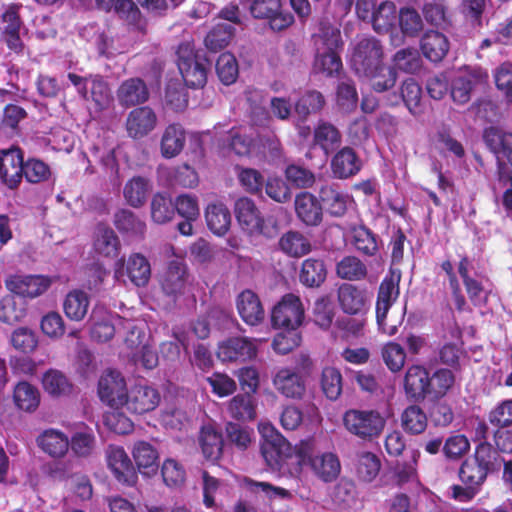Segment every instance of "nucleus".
<instances>
[{
    "mask_svg": "<svg viewBox=\"0 0 512 512\" xmlns=\"http://www.w3.org/2000/svg\"><path fill=\"white\" fill-rule=\"evenodd\" d=\"M261 433L270 437V440L262 445V456L267 465L273 470L288 471L294 476L299 475V457L308 455L311 445L300 441L292 446L268 426H263Z\"/></svg>",
    "mask_w": 512,
    "mask_h": 512,
    "instance_id": "f257e3e1",
    "label": "nucleus"
},
{
    "mask_svg": "<svg viewBox=\"0 0 512 512\" xmlns=\"http://www.w3.org/2000/svg\"><path fill=\"white\" fill-rule=\"evenodd\" d=\"M356 12L359 18L371 22L374 31L378 34H389L391 42L399 45L402 37L396 31L398 12L392 1L357 0Z\"/></svg>",
    "mask_w": 512,
    "mask_h": 512,
    "instance_id": "f03ea898",
    "label": "nucleus"
},
{
    "mask_svg": "<svg viewBox=\"0 0 512 512\" xmlns=\"http://www.w3.org/2000/svg\"><path fill=\"white\" fill-rule=\"evenodd\" d=\"M176 57V64L186 86L194 89L204 87L211 66L206 54L197 50L192 41H185L178 45Z\"/></svg>",
    "mask_w": 512,
    "mask_h": 512,
    "instance_id": "7ed1b4c3",
    "label": "nucleus"
},
{
    "mask_svg": "<svg viewBox=\"0 0 512 512\" xmlns=\"http://www.w3.org/2000/svg\"><path fill=\"white\" fill-rule=\"evenodd\" d=\"M339 45V30L330 25H321L319 34L315 35L314 69L316 72L332 76L340 70L342 63L336 53Z\"/></svg>",
    "mask_w": 512,
    "mask_h": 512,
    "instance_id": "20e7f679",
    "label": "nucleus"
},
{
    "mask_svg": "<svg viewBox=\"0 0 512 512\" xmlns=\"http://www.w3.org/2000/svg\"><path fill=\"white\" fill-rule=\"evenodd\" d=\"M67 78L83 100L94 104L95 111H104L112 104L113 95L109 83L101 74L80 76L69 72Z\"/></svg>",
    "mask_w": 512,
    "mask_h": 512,
    "instance_id": "39448f33",
    "label": "nucleus"
},
{
    "mask_svg": "<svg viewBox=\"0 0 512 512\" xmlns=\"http://www.w3.org/2000/svg\"><path fill=\"white\" fill-rule=\"evenodd\" d=\"M487 475L488 473L478 463L470 458L466 459L458 471L461 485L454 484L450 486L448 489L449 497L461 503L472 501L481 491Z\"/></svg>",
    "mask_w": 512,
    "mask_h": 512,
    "instance_id": "423d86ee",
    "label": "nucleus"
},
{
    "mask_svg": "<svg viewBox=\"0 0 512 512\" xmlns=\"http://www.w3.org/2000/svg\"><path fill=\"white\" fill-rule=\"evenodd\" d=\"M343 424L351 434L364 440H372L383 432L386 417L377 410L350 409L343 415Z\"/></svg>",
    "mask_w": 512,
    "mask_h": 512,
    "instance_id": "0eeeda50",
    "label": "nucleus"
},
{
    "mask_svg": "<svg viewBox=\"0 0 512 512\" xmlns=\"http://www.w3.org/2000/svg\"><path fill=\"white\" fill-rule=\"evenodd\" d=\"M298 368H281L273 378L275 389L286 398L301 399L306 391L303 374L308 373L312 362L308 355L298 356Z\"/></svg>",
    "mask_w": 512,
    "mask_h": 512,
    "instance_id": "6e6552de",
    "label": "nucleus"
},
{
    "mask_svg": "<svg viewBox=\"0 0 512 512\" xmlns=\"http://www.w3.org/2000/svg\"><path fill=\"white\" fill-rule=\"evenodd\" d=\"M302 443H309L311 450L307 453L308 455L299 457V473L303 466H307L323 482L336 480L341 472L338 457L332 452L318 453L317 443L312 438L302 440Z\"/></svg>",
    "mask_w": 512,
    "mask_h": 512,
    "instance_id": "1a4fd4ad",
    "label": "nucleus"
},
{
    "mask_svg": "<svg viewBox=\"0 0 512 512\" xmlns=\"http://www.w3.org/2000/svg\"><path fill=\"white\" fill-rule=\"evenodd\" d=\"M401 280V272L399 270H390L389 274L380 284L377 302H376V318L379 329L392 336L397 332L396 324L387 323V314L393 303L399 296V283Z\"/></svg>",
    "mask_w": 512,
    "mask_h": 512,
    "instance_id": "9d476101",
    "label": "nucleus"
},
{
    "mask_svg": "<svg viewBox=\"0 0 512 512\" xmlns=\"http://www.w3.org/2000/svg\"><path fill=\"white\" fill-rule=\"evenodd\" d=\"M272 323L275 327L297 330L304 319V308L300 298L286 294L272 310Z\"/></svg>",
    "mask_w": 512,
    "mask_h": 512,
    "instance_id": "9b49d317",
    "label": "nucleus"
},
{
    "mask_svg": "<svg viewBox=\"0 0 512 512\" xmlns=\"http://www.w3.org/2000/svg\"><path fill=\"white\" fill-rule=\"evenodd\" d=\"M105 460L108 469L119 483L129 487L137 483V471L122 446L108 445L105 450Z\"/></svg>",
    "mask_w": 512,
    "mask_h": 512,
    "instance_id": "f8f14e48",
    "label": "nucleus"
},
{
    "mask_svg": "<svg viewBox=\"0 0 512 512\" xmlns=\"http://www.w3.org/2000/svg\"><path fill=\"white\" fill-rule=\"evenodd\" d=\"M127 276L137 287H144L151 277L149 260L141 253H132L127 260L120 258L116 262L115 277Z\"/></svg>",
    "mask_w": 512,
    "mask_h": 512,
    "instance_id": "ddd939ff",
    "label": "nucleus"
},
{
    "mask_svg": "<svg viewBox=\"0 0 512 512\" xmlns=\"http://www.w3.org/2000/svg\"><path fill=\"white\" fill-rule=\"evenodd\" d=\"M23 150L18 146L0 150V180L9 189H17L22 181Z\"/></svg>",
    "mask_w": 512,
    "mask_h": 512,
    "instance_id": "4468645a",
    "label": "nucleus"
},
{
    "mask_svg": "<svg viewBox=\"0 0 512 512\" xmlns=\"http://www.w3.org/2000/svg\"><path fill=\"white\" fill-rule=\"evenodd\" d=\"M126 381L117 370L108 369L98 381V395L111 408L123 407L126 396Z\"/></svg>",
    "mask_w": 512,
    "mask_h": 512,
    "instance_id": "2eb2a0df",
    "label": "nucleus"
},
{
    "mask_svg": "<svg viewBox=\"0 0 512 512\" xmlns=\"http://www.w3.org/2000/svg\"><path fill=\"white\" fill-rule=\"evenodd\" d=\"M161 401L159 391L147 385H134L123 400V406L137 415L155 410Z\"/></svg>",
    "mask_w": 512,
    "mask_h": 512,
    "instance_id": "dca6fc26",
    "label": "nucleus"
},
{
    "mask_svg": "<svg viewBox=\"0 0 512 512\" xmlns=\"http://www.w3.org/2000/svg\"><path fill=\"white\" fill-rule=\"evenodd\" d=\"M381 59L382 48L379 42L373 38H367L361 40L355 47L351 58V65L355 72L361 76L380 65L382 63Z\"/></svg>",
    "mask_w": 512,
    "mask_h": 512,
    "instance_id": "f3484780",
    "label": "nucleus"
},
{
    "mask_svg": "<svg viewBox=\"0 0 512 512\" xmlns=\"http://www.w3.org/2000/svg\"><path fill=\"white\" fill-rule=\"evenodd\" d=\"M157 124V115L149 106L133 108L127 115L125 127L132 139H142L152 132Z\"/></svg>",
    "mask_w": 512,
    "mask_h": 512,
    "instance_id": "a211bd4d",
    "label": "nucleus"
},
{
    "mask_svg": "<svg viewBox=\"0 0 512 512\" xmlns=\"http://www.w3.org/2000/svg\"><path fill=\"white\" fill-rule=\"evenodd\" d=\"M483 140L500 165H512V132L489 127L483 133Z\"/></svg>",
    "mask_w": 512,
    "mask_h": 512,
    "instance_id": "6ab92c4d",
    "label": "nucleus"
},
{
    "mask_svg": "<svg viewBox=\"0 0 512 512\" xmlns=\"http://www.w3.org/2000/svg\"><path fill=\"white\" fill-rule=\"evenodd\" d=\"M5 285L10 292L16 295L35 298L47 291L51 280L41 275H13L6 280Z\"/></svg>",
    "mask_w": 512,
    "mask_h": 512,
    "instance_id": "aec40b11",
    "label": "nucleus"
},
{
    "mask_svg": "<svg viewBox=\"0 0 512 512\" xmlns=\"http://www.w3.org/2000/svg\"><path fill=\"white\" fill-rule=\"evenodd\" d=\"M116 97L119 105L127 109L147 102L150 92L142 78L131 77L121 82L116 90Z\"/></svg>",
    "mask_w": 512,
    "mask_h": 512,
    "instance_id": "412c9836",
    "label": "nucleus"
},
{
    "mask_svg": "<svg viewBox=\"0 0 512 512\" xmlns=\"http://www.w3.org/2000/svg\"><path fill=\"white\" fill-rule=\"evenodd\" d=\"M216 354L222 362L246 360L256 355V345L246 337H231L218 345Z\"/></svg>",
    "mask_w": 512,
    "mask_h": 512,
    "instance_id": "4be33fe9",
    "label": "nucleus"
},
{
    "mask_svg": "<svg viewBox=\"0 0 512 512\" xmlns=\"http://www.w3.org/2000/svg\"><path fill=\"white\" fill-rule=\"evenodd\" d=\"M188 280L186 264L180 260H171L160 278V286L167 296L182 295Z\"/></svg>",
    "mask_w": 512,
    "mask_h": 512,
    "instance_id": "5701e85b",
    "label": "nucleus"
},
{
    "mask_svg": "<svg viewBox=\"0 0 512 512\" xmlns=\"http://www.w3.org/2000/svg\"><path fill=\"white\" fill-rule=\"evenodd\" d=\"M173 203L175 212L183 218V221L177 224V230L183 236H191L193 234V222L200 216L197 196L180 194L175 198Z\"/></svg>",
    "mask_w": 512,
    "mask_h": 512,
    "instance_id": "b1692460",
    "label": "nucleus"
},
{
    "mask_svg": "<svg viewBox=\"0 0 512 512\" xmlns=\"http://www.w3.org/2000/svg\"><path fill=\"white\" fill-rule=\"evenodd\" d=\"M487 74L481 69H466L455 77L452 83L451 96L457 103L464 104L470 100L473 87L487 80Z\"/></svg>",
    "mask_w": 512,
    "mask_h": 512,
    "instance_id": "393cba45",
    "label": "nucleus"
},
{
    "mask_svg": "<svg viewBox=\"0 0 512 512\" xmlns=\"http://www.w3.org/2000/svg\"><path fill=\"white\" fill-rule=\"evenodd\" d=\"M198 443L203 457L212 463H216L223 454L224 439L220 431L211 425L201 427Z\"/></svg>",
    "mask_w": 512,
    "mask_h": 512,
    "instance_id": "a878e982",
    "label": "nucleus"
},
{
    "mask_svg": "<svg viewBox=\"0 0 512 512\" xmlns=\"http://www.w3.org/2000/svg\"><path fill=\"white\" fill-rule=\"evenodd\" d=\"M39 448L52 458H63L69 450V438L56 429L44 430L36 439Z\"/></svg>",
    "mask_w": 512,
    "mask_h": 512,
    "instance_id": "bb28decb",
    "label": "nucleus"
},
{
    "mask_svg": "<svg viewBox=\"0 0 512 512\" xmlns=\"http://www.w3.org/2000/svg\"><path fill=\"white\" fill-rule=\"evenodd\" d=\"M93 248L100 256L116 258L120 253L121 243L112 228L100 223L96 227Z\"/></svg>",
    "mask_w": 512,
    "mask_h": 512,
    "instance_id": "cd10ccee",
    "label": "nucleus"
},
{
    "mask_svg": "<svg viewBox=\"0 0 512 512\" xmlns=\"http://www.w3.org/2000/svg\"><path fill=\"white\" fill-rule=\"evenodd\" d=\"M320 197L327 211L333 216H343L354 207L353 197L333 186L323 187Z\"/></svg>",
    "mask_w": 512,
    "mask_h": 512,
    "instance_id": "c85d7f7f",
    "label": "nucleus"
},
{
    "mask_svg": "<svg viewBox=\"0 0 512 512\" xmlns=\"http://www.w3.org/2000/svg\"><path fill=\"white\" fill-rule=\"evenodd\" d=\"M405 393L414 399H423L428 396L429 373L420 365L410 366L404 377Z\"/></svg>",
    "mask_w": 512,
    "mask_h": 512,
    "instance_id": "c756f323",
    "label": "nucleus"
},
{
    "mask_svg": "<svg viewBox=\"0 0 512 512\" xmlns=\"http://www.w3.org/2000/svg\"><path fill=\"white\" fill-rule=\"evenodd\" d=\"M208 229L217 236H224L231 227V213L222 202L209 203L205 208Z\"/></svg>",
    "mask_w": 512,
    "mask_h": 512,
    "instance_id": "7c9ffc66",
    "label": "nucleus"
},
{
    "mask_svg": "<svg viewBox=\"0 0 512 512\" xmlns=\"http://www.w3.org/2000/svg\"><path fill=\"white\" fill-rule=\"evenodd\" d=\"M132 455L138 470L143 475L155 474L159 467V454L149 442L138 441L134 444Z\"/></svg>",
    "mask_w": 512,
    "mask_h": 512,
    "instance_id": "2f4dec72",
    "label": "nucleus"
},
{
    "mask_svg": "<svg viewBox=\"0 0 512 512\" xmlns=\"http://www.w3.org/2000/svg\"><path fill=\"white\" fill-rule=\"evenodd\" d=\"M233 25L220 22L211 27L204 37V45L211 53H218L229 46L235 36Z\"/></svg>",
    "mask_w": 512,
    "mask_h": 512,
    "instance_id": "473e14b6",
    "label": "nucleus"
},
{
    "mask_svg": "<svg viewBox=\"0 0 512 512\" xmlns=\"http://www.w3.org/2000/svg\"><path fill=\"white\" fill-rule=\"evenodd\" d=\"M338 301L345 313L359 314L366 308V293L351 284H343L338 289Z\"/></svg>",
    "mask_w": 512,
    "mask_h": 512,
    "instance_id": "72a5a7b5",
    "label": "nucleus"
},
{
    "mask_svg": "<svg viewBox=\"0 0 512 512\" xmlns=\"http://www.w3.org/2000/svg\"><path fill=\"white\" fill-rule=\"evenodd\" d=\"M295 211L301 221L307 225H317L322 219V208L317 198L304 192L295 199Z\"/></svg>",
    "mask_w": 512,
    "mask_h": 512,
    "instance_id": "f704fd0d",
    "label": "nucleus"
},
{
    "mask_svg": "<svg viewBox=\"0 0 512 512\" xmlns=\"http://www.w3.org/2000/svg\"><path fill=\"white\" fill-rule=\"evenodd\" d=\"M90 298L86 292L74 289L67 293L63 301V311L72 321H82L87 315Z\"/></svg>",
    "mask_w": 512,
    "mask_h": 512,
    "instance_id": "c9c22d12",
    "label": "nucleus"
},
{
    "mask_svg": "<svg viewBox=\"0 0 512 512\" xmlns=\"http://www.w3.org/2000/svg\"><path fill=\"white\" fill-rule=\"evenodd\" d=\"M186 142L185 130L180 124H170L164 130L161 139V153L165 158L177 156Z\"/></svg>",
    "mask_w": 512,
    "mask_h": 512,
    "instance_id": "e433bc0d",
    "label": "nucleus"
},
{
    "mask_svg": "<svg viewBox=\"0 0 512 512\" xmlns=\"http://www.w3.org/2000/svg\"><path fill=\"white\" fill-rule=\"evenodd\" d=\"M421 49L426 58L433 62H438L447 54L449 41L444 34L431 30L423 36Z\"/></svg>",
    "mask_w": 512,
    "mask_h": 512,
    "instance_id": "4c0bfd02",
    "label": "nucleus"
},
{
    "mask_svg": "<svg viewBox=\"0 0 512 512\" xmlns=\"http://www.w3.org/2000/svg\"><path fill=\"white\" fill-rule=\"evenodd\" d=\"M151 190L150 182L142 176H135L124 186L123 196L128 205L133 208L142 207Z\"/></svg>",
    "mask_w": 512,
    "mask_h": 512,
    "instance_id": "58836bf2",
    "label": "nucleus"
},
{
    "mask_svg": "<svg viewBox=\"0 0 512 512\" xmlns=\"http://www.w3.org/2000/svg\"><path fill=\"white\" fill-rule=\"evenodd\" d=\"M113 224L121 234L143 237L146 224L131 210L119 209L113 217Z\"/></svg>",
    "mask_w": 512,
    "mask_h": 512,
    "instance_id": "ea45409f",
    "label": "nucleus"
},
{
    "mask_svg": "<svg viewBox=\"0 0 512 512\" xmlns=\"http://www.w3.org/2000/svg\"><path fill=\"white\" fill-rule=\"evenodd\" d=\"M69 448L77 458H89L96 448V437L91 428L75 431L69 439Z\"/></svg>",
    "mask_w": 512,
    "mask_h": 512,
    "instance_id": "a19ab883",
    "label": "nucleus"
},
{
    "mask_svg": "<svg viewBox=\"0 0 512 512\" xmlns=\"http://www.w3.org/2000/svg\"><path fill=\"white\" fill-rule=\"evenodd\" d=\"M361 163L350 148L339 151L332 160V171L338 178H347L360 170Z\"/></svg>",
    "mask_w": 512,
    "mask_h": 512,
    "instance_id": "79ce46f5",
    "label": "nucleus"
},
{
    "mask_svg": "<svg viewBox=\"0 0 512 512\" xmlns=\"http://www.w3.org/2000/svg\"><path fill=\"white\" fill-rule=\"evenodd\" d=\"M235 216L241 229L252 236L256 232V205L248 197H240L235 202Z\"/></svg>",
    "mask_w": 512,
    "mask_h": 512,
    "instance_id": "37998d69",
    "label": "nucleus"
},
{
    "mask_svg": "<svg viewBox=\"0 0 512 512\" xmlns=\"http://www.w3.org/2000/svg\"><path fill=\"white\" fill-rule=\"evenodd\" d=\"M13 400L20 410L33 412L39 406L40 394L36 387L23 381L15 386Z\"/></svg>",
    "mask_w": 512,
    "mask_h": 512,
    "instance_id": "c03bdc74",
    "label": "nucleus"
},
{
    "mask_svg": "<svg viewBox=\"0 0 512 512\" xmlns=\"http://www.w3.org/2000/svg\"><path fill=\"white\" fill-rule=\"evenodd\" d=\"M229 411L234 419L251 421L256 416V405L254 393L244 392L232 398L229 404Z\"/></svg>",
    "mask_w": 512,
    "mask_h": 512,
    "instance_id": "a18cd8bd",
    "label": "nucleus"
},
{
    "mask_svg": "<svg viewBox=\"0 0 512 512\" xmlns=\"http://www.w3.org/2000/svg\"><path fill=\"white\" fill-rule=\"evenodd\" d=\"M361 77L367 78L373 90L377 92H384L392 88L396 83V72L390 67L382 63L367 74H362Z\"/></svg>",
    "mask_w": 512,
    "mask_h": 512,
    "instance_id": "49530a36",
    "label": "nucleus"
},
{
    "mask_svg": "<svg viewBox=\"0 0 512 512\" xmlns=\"http://www.w3.org/2000/svg\"><path fill=\"white\" fill-rule=\"evenodd\" d=\"M22 5L11 3L0 16V37L14 33L27 32L20 10Z\"/></svg>",
    "mask_w": 512,
    "mask_h": 512,
    "instance_id": "de8ad7c7",
    "label": "nucleus"
},
{
    "mask_svg": "<svg viewBox=\"0 0 512 512\" xmlns=\"http://www.w3.org/2000/svg\"><path fill=\"white\" fill-rule=\"evenodd\" d=\"M281 250L291 257H302L310 252L309 240L300 232L289 231L279 241Z\"/></svg>",
    "mask_w": 512,
    "mask_h": 512,
    "instance_id": "09e8293b",
    "label": "nucleus"
},
{
    "mask_svg": "<svg viewBox=\"0 0 512 512\" xmlns=\"http://www.w3.org/2000/svg\"><path fill=\"white\" fill-rule=\"evenodd\" d=\"M403 429L410 434H421L425 431L428 419L425 412L417 405L408 406L401 415Z\"/></svg>",
    "mask_w": 512,
    "mask_h": 512,
    "instance_id": "8fccbe9b",
    "label": "nucleus"
},
{
    "mask_svg": "<svg viewBox=\"0 0 512 512\" xmlns=\"http://www.w3.org/2000/svg\"><path fill=\"white\" fill-rule=\"evenodd\" d=\"M44 390L52 396L67 395L72 390V384L61 371L50 369L43 375Z\"/></svg>",
    "mask_w": 512,
    "mask_h": 512,
    "instance_id": "3c124183",
    "label": "nucleus"
},
{
    "mask_svg": "<svg viewBox=\"0 0 512 512\" xmlns=\"http://www.w3.org/2000/svg\"><path fill=\"white\" fill-rule=\"evenodd\" d=\"M326 278V268L321 260L306 259L301 268L300 281L309 287L319 286Z\"/></svg>",
    "mask_w": 512,
    "mask_h": 512,
    "instance_id": "603ef678",
    "label": "nucleus"
},
{
    "mask_svg": "<svg viewBox=\"0 0 512 512\" xmlns=\"http://www.w3.org/2000/svg\"><path fill=\"white\" fill-rule=\"evenodd\" d=\"M175 214L174 203L169 196L156 193L151 200V217L154 222L164 224Z\"/></svg>",
    "mask_w": 512,
    "mask_h": 512,
    "instance_id": "864d4df0",
    "label": "nucleus"
},
{
    "mask_svg": "<svg viewBox=\"0 0 512 512\" xmlns=\"http://www.w3.org/2000/svg\"><path fill=\"white\" fill-rule=\"evenodd\" d=\"M215 69L219 80L224 85L233 84L238 77V63L235 56L229 52H224L218 57Z\"/></svg>",
    "mask_w": 512,
    "mask_h": 512,
    "instance_id": "5fc2aeb1",
    "label": "nucleus"
},
{
    "mask_svg": "<svg viewBox=\"0 0 512 512\" xmlns=\"http://www.w3.org/2000/svg\"><path fill=\"white\" fill-rule=\"evenodd\" d=\"M381 468L380 459L371 452H363L359 455L356 472L360 480L372 482L379 474Z\"/></svg>",
    "mask_w": 512,
    "mask_h": 512,
    "instance_id": "6e6d98bb",
    "label": "nucleus"
},
{
    "mask_svg": "<svg viewBox=\"0 0 512 512\" xmlns=\"http://www.w3.org/2000/svg\"><path fill=\"white\" fill-rule=\"evenodd\" d=\"M51 176V170L48 164L40 159L29 158L23 163L22 178L27 182L38 184L47 181Z\"/></svg>",
    "mask_w": 512,
    "mask_h": 512,
    "instance_id": "4d7b16f0",
    "label": "nucleus"
},
{
    "mask_svg": "<svg viewBox=\"0 0 512 512\" xmlns=\"http://www.w3.org/2000/svg\"><path fill=\"white\" fill-rule=\"evenodd\" d=\"M401 96L412 114L417 115L421 113L422 89L414 79L408 78L402 83Z\"/></svg>",
    "mask_w": 512,
    "mask_h": 512,
    "instance_id": "13d9d810",
    "label": "nucleus"
},
{
    "mask_svg": "<svg viewBox=\"0 0 512 512\" xmlns=\"http://www.w3.org/2000/svg\"><path fill=\"white\" fill-rule=\"evenodd\" d=\"M236 307L242 320L250 325H256V293L251 289L242 291L236 300Z\"/></svg>",
    "mask_w": 512,
    "mask_h": 512,
    "instance_id": "bf43d9fd",
    "label": "nucleus"
},
{
    "mask_svg": "<svg viewBox=\"0 0 512 512\" xmlns=\"http://www.w3.org/2000/svg\"><path fill=\"white\" fill-rule=\"evenodd\" d=\"M455 377L448 369H439L431 377L429 376L428 396L440 398L453 386Z\"/></svg>",
    "mask_w": 512,
    "mask_h": 512,
    "instance_id": "052dcab7",
    "label": "nucleus"
},
{
    "mask_svg": "<svg viewBox=\"0 0 512 512\" xmlns=\"http://www.w3.org/2000/svg\"><path fill=\"white\" fill-rule=\"evenodd\" d=\"M314 142L316 145L320 146L326 154H328L330 151L338 147L340 143V135L334 126L322 123L315 129Z\"/></svg>",
    "mask_w": 512,
    "mask_h": 512,
    "instance_id": "680f3d73",
    "label": "nucleus"
},
{
    "mask_svg": "<svg viewBox=\"0 0 512 512\" xmlns=\"http://www.w3.org/2000/svg\"><path fill=\"white\" fill-rule=\"evenodd\" d=\"M366 274V266L357 257H344L337 264V275L342 279L360 280L364 278Z\"/></svg>",
    "mask_w": 512,
    "mask_h": 512,
    "instance_id": "e2e57ef3",
    "label": "nucleus"
},
{
    "mask_svg": "<svg viewBox=\"0 0 512 512\" xmlns=\"http://www.w3.org/2000/svg\"><path fill=\"white\" fill-rule=\"evenodd\" d=\"M403 35L414 37L423 28V21L419 13L411 8H402L397 17Z\"/></svg>",
    "mask_w": 512,
    "mask_h": 512,
    "instance_id": "0e129e2a",
    "label": "nucleus"
},
{
    "mask_svg": "<svg viewBox=\"0 0 512 512\" xmlns=\"http://www.w3.org/2000/svg\"><path fill=\"white\" fill-rule=\"evenodd\" d=\"M104 424L110 431L119 435L129 434L134 429L132 420L119 411V408H113L104 415Z\"/></svg>",
    "mask_w": 512,
    "mask_h": 512,
    "instance_id": "69168bd1",
    "label": "nucleus"
},
{
    "mask_svg": "<svg viewBox=\"0 0 512 512\" xmlns=\"http://www.w3.org/2000/svg\"><path fill=\"white\" fill-rule=\"evenodd\" d=\"M321 387L327 398L336 400L342 392L341 373L332 367H327L322 372Z\"/></svg>",
    "mask_w": 512,
    "mask_h": 512,
    "instance_id": "338daca9",
    "label": "nucleus"
},
{
    "mask_svg": "<svg viewBox=\"0 0 512 512\" xmlns=\"http://www.w3.org/2000/svg\"><path fill=\"white\" fill-rule=\"evenodd\" d=\"M382 358L390 371L398 372L404 367L406 353L400 344L388 342L382 348Z\"/></svg>",
    "mask_w": 512,
    "mask_h": 512,
    "instance_id": "774afa93",
    "label": "nucleus"
}]
</instances>
